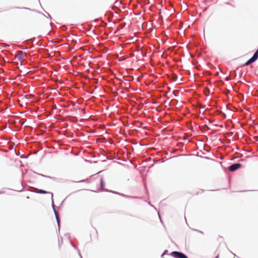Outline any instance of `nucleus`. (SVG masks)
I'll return each mask as SVG.
<instances>
[{
    "mask_svg": "<svg viewBox=\"0 0 258 258\" xmlns=\"http://www.w3.org/2000/svg\"><path fill=\"white\" fill-rule=\"evenodd\" d=\"M32 13V11L27 8L20 9V14L23 16L31 17Z\"/></svg>",
    "mask_w": 258,
    "mask_h": 258,
    "instance_id": "f257e3e1",
    "label": "nucleus"
},
{
    "mask_svg": "<svg viewBox=\"0 0 258 258\" xmlns=\"http://www.w3.org/2000/svg\"><path fill=\"white\" fill-rule=\"evenodd\" d=\"M26 57V53L22 51H18L16 55V58L18 60H24Z\"/></svg>",
    "mask_w": 258,
    "mask_h": 258,
    "instance_id": "f03ea898",
    "label": "nucleus"
},
{
    "mask_svg": "<svg viewBox=\"0 0 258 258\" xmlns=\"http://www.w3.org/2000/svg\"><path fill=\"white\" fill-rule=\"evenodd\" d=\"M258 58V48L257 50L256 51L253 56L250 58L248 61H247L244 64V66H247L250 64L251 63L255 61Z\"/></svg>",
    "mask_w": 258,
    "mask_h": 258,
    "instance_id": "7ed1b4c3",
    "label": "nucleus"
},
{
    "mask_svg": "<svg viewBox=\"0 0 258 258\" xmlns=\"http://www.w3.org/2000/svg\"><path fill=\"white\" fill-rule=\"evenodd\" d=\"M171 255L175 258H188L184 254L178 251H173L171 253Z\"/></svg>",
    "mask_w": 258,
    "mask_h": 258,
    "instance_id": "20e7f679",
    "label": "nucleus"
},
{
    "mask_svg": "<svg viewBox=\"0 0 258 258\" xmlns=\"http://www.w3.org/2000/svg\"><path fill=\"white\" fill-rule=\"evenodd\" d=\"M241 165L239 163L233 164L229 167V170L230 171H234L239 168H240Z\"/></svg>",
    "mask_w": 258,
    "mask_h": 258,
    "instance_id": "39448f33",
    "label": "nucleus"
},
{
    "mask_svg": "<svg viewBox=\"0 0 258 258\" xmlns=\"http://www.w3.org/2000/svg\"><path fill=\"white\" fill-rule=\"evenodd\" d=\"M34 191L38 194H45L48 193L47 191L42 190V189H39L38 188H34Z\"/></svg>",
    "mask_w": 258,
    "mask_h": 258,
    "instance_id": "423d86ee",
    "label": "nucleus"
},
{
    "mask_svg": "<svg viewBox=\"0 0 258 258\" xmlns=\"http://www.w3.org/2000/svg\"><path fill=\"white\" fill-rule=\"evenodd\" d=\"M101 186L103 185V181H102V180H101Z\"/></svg>",
    "mask_w": 258,
    "mask_h": 258,
    "instance_id": "0eeeda50",
    "label": "nucleus"
},
{
    "mask_svg": "<svg viewBox=\"0 0 258 258\" xmlns=\"http://www.w3.org/2000/svg\"><path fill=\"white\" fill-rule=\"evenodd\" d=\"M56 218H57V223L58 224H59V221L57 217H56Z\"/></svg>",
    "mask_w": 258,
    "mask_h": 258,
    "instance_id": "6e6552de",
    "label": "nucleus"
},
{
    "mask_svg": "<svg viewBox=\"0 0 258 258\" xmlns=\"http://www.w3.org/2000/svg\"><path fill=\"white\" fill-rule=\"evenodd\" d=\"M216 258H218V256H217Z\"/></svg>",
    "mask_w": 258,
    "mask_h": 258,
    "instance_id": "1a4fd4ad",
    "label": "nucleus"
}]
</instances>
